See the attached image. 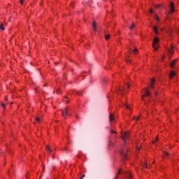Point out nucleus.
I'll return each instance as SVG.
<instances>
[{
  "instance_id": "nucleus-1",
  "label": "nucleus",
  "mask_w": 179,
  "mask_h": 179,
  "mask_svg": "<svg viewBox=\"0 0 179 179\" xmlns=\"http://www.w3.org/2000/svg\"><path fill=\"white\" fill-rule=\"evenodd\" d=\"M157 43H159V39L157 37H155L153 40V45L152 47L155 48V50L157 51V48L159 47V45H157Z\"/></svg>"
},
{
  "instance_id": "nucleus-2",
  "label": "nucleus",
  "mask_w": 179,
  "mask_h": 179,
  "mask_svg": "<svg viewBox=\"0 0 179 179\" xmlns=\"http://www.w3.org/2000/svg\"><path fill=\"white\" fill-rule=\"evenodd\" d=\"M120 155L123 160H125V159H127V148L122 150L120 151Z\"/></svg>"
},
{
  "instance_id": "nucleus-3",
  "label": "nucleus",
  "mask_w": 179,
  "mask_h": 179,
  "mask_svg": "<svg viewBox=\"0 0 179 179\" xmlns=\"http://www.w3.org/2000/svg\"><path fill=\"white\" fill-rule=\"evenodd\" d=\"M62 116L64 117V118H66V115H69V109L66 108L65 110H62Z\"/></svg>"
},
{
  "instance_id": "nucleus-4",
  "label": "nucleus",
  "mask_w": 179,
  "mask_h": 179,
  "mask_svg": "<svg viewBox=\"0 0 179 179\" xmlns=\"http://www.w3.org/2000/svg\"><path fill=\"white\" fill-rule=\"evenodd\" d=\"M145 96H150V92H149L148 89L144 90V94L142 96V100H145Z\"/></svg>"
},
{
  "instance_id": "nucleus-5",
  "label": "nucleus",
  "mask_w": 179,
  "mask_h": 179,
  "mask_svg": "<svg viewBox=\"0 0 179 179\" xmlns=\"http://www.w3.org/2000/svg\"><path fill=\"white\" fill-rule=\"evenodd\" d=\"M122 138L124 142H127V139H128L129 138V134L128 133H124L122 134Z\"/></svg>"
},
{
  "instance_id": "nucleus-6",
  "label": "nucleus",
  "mask_w": 179,
  "mask_h": 179,
  "mask_svg": "<svg viewBox=\"0 0 179 179\" xmlns=\"http://www.w3.org/2000/svg\"><path fill=\"white\" fill-rule=\"evenodd\" d=\"M170 13H174V3L171 1L169 5Z\"/></svg>"
},
{
  "instance_id": "nucleus-7",
  "label": "nucleus",
  "mask_w": 179,
  "mask_h": 179,
  "mask_svg": "<svg viewBox=\"0 0 179 179\" xmlns=\"http://www.w3.org/2000/svg\"><path fill=\"white\" fill-rule=\"evenodd\" d=\"M124 176H126L127 178L131 179L132 178V173H129V171L124 172Z\"/></svg>"
},
{
  "instance_id": "nucleus-8",
  "label": "nucleus",
  "mask_w": 179,
  "mask_h": 179,
  "mask_svg": "<svg viewBox=\"0 0 179 179\" xmlns=\"http://www.w3.org/2000/svg\"><path fill=\"white\" fill-rule=\"evenodd\" d=\"M174 46L171 45V48L168 49V52L170 55H173V52H174Z\"/></svg>"
},
{
  "instance_id": "nucleus-9",
  "label": "nucleus",
  "mask_w": 179,
  "mask_h": 179,
  "mask_svg": "<svg viewBox=\"0 0 179 179\" xmlns=\"http://www.w3.org/2000/svg\"><path fill=\"white\" fill-rule=\"evenodd\" d=\"M46 151L48 152V155H51L52 152V149H51V147L50 145L45 146Z\"/></svg>"
},
{
  "instance_id": "nucleus-10",
  "label": "nucleus",
  "mask_w": 179,
  "mask_h": 179,
  "mask_svg": "<svg viewBox=\"0 0 179 179\" xmlns=\"http://www.w3.org/2000/svg\"><path fill=\"white\" fill-rule=\"evenodd\" d=\"M124 88L120 87L119 89L116 90V93H118L119 94H122V92H124Z\"/></svg>"
},
{
  "instance_id": "nucleus-11",
  "label": "nucleus",
  "mask_w": 179,
  "mask_h": 179,
  "mask_svg": "<svg viewBox=\"0 0 179 179\" xmlns=\"http://www.w3.org/2000/svg\"><path fill=\"white\" fill-rule=\"evenodd\" d=\"M155 79L152 78V79L151 80V84H150V89L155 90Z\"/></svg>"
},
{
  "instance_id": "nucleus-12",
  "label": "nucleus",
  "mask_w": 179,
  "mask_h": 179,
  "mask_svg": "<svg viewBox=\"0 0 179 179\" xmlns=\"http://www.w3.org/2000/svg\"><path fill=\"white\" fill-rule=\"evenodd\" d=\"M109 121H110V122L114 121V115L111 113L109 115Z\"/></svg>"
},
{
  "instance_id": "nucleus-13",
  "label": "nucleus",
  "mask_w": 179,
  "mask_h": 179,
  "mask_svg": "<svg viewBox=\"0 0 179 179\" xmlns=\"http://www.w3.org/2000/svg\"><path fill=\"white\" fill-rule=\"evenodd\" d=\"M92 29H93L94 31H96V22H94L92 23Z\"/></svg>"
},
{
  "instance_id": "nucleus-14",
  "label": "nucleus",
  "mask_w": 179,
  "mask_h": 179,
  "mask_svg": "<svg viewBox=\"0 0 179 179\" xmlns=\"http://www.w3.org/2000/svg\"><path fill=\"white\" fill-rule=\"evenodd\" d=\"M173 76H176V72L171 71L169 76L170 79H173Z\"/></svg>"
},
{
  "instance_id": "nucleus-15",
  "label": "nucleus",
  "mask_w": 179,
  "mask_h": 179,
  "mask_svg": "<svg viewBox=\"0 0 179 179\" xmlns=\"http://www.w3.org/2000/svg\"><path fill=\"white\" fill-rule=\"evenodd\" d=\"M122 171V169H120V170L117 171V174H116V176H115V179H117V178H118V176H120V174H121Z\"/></svg>"
},
{
  "instance_id": "nucleus-16",
  "label": "nucleus",
  "mask_w": 179,
  "mask_h": 179,
  "mask_svg": "<svg viewBox=\"0 0 179 179\" xmlns=\"http://www.w3.org/2000/svg\"><path fill=\"white\" fill-rule=\"evenodd\" d=\"M153 31L155 33V34H159V31L157 30V27H153Z\"/></svg>"
},
{
  "instance_id": "nucleus-17",
  "label": "nucleus",
  "mask_w": 179,
  "mask_h": 179,
  "mask_svg": "<svg viewBox=\"0 0 179 179\" xmlns=\"http://www.w3.org/2000/svg\"><path fill=\"white\" fill-rule=\"evenodd\" d=\"M35 120L37 122H38V124H40V122L43 121V118H41V117H35Z\"/></svg>"
},
{
  "instance_id": "nucleus-18",
  "label": "nucleus",
  "mask_w": 179,
  "mask_h": 179,
  "mask_svg": "<svg viewBox=\"0 0 179 179\" xmlns=\"http://www.w3.org/2000/svg\"><path fill=\"white\" fill-rule=\"evenodd\" d=\"M176 62H177V59L173 60L171 63V67L173 68L174 67V64H176Z\"/></svg>"
},
{
  "instance_id": "nucleus-19",
  "label": "nucleus",
  "mask_w": 179,
  "mask_h": 179,
  "mask_svg": "<svg viewBox=\"0 0 179 179\" xmlns=\"http://www.w3.org/2000/svg\"><path fill=\"white\" fill-rule=\"evenodd\" d=\"M110 37H111V35H110V34H106L105 35L106 40H110Z\"/></svg>"
},
{
  "instance_id": "nucleus-20",
  "label": "nucleus",
  "mask_w": 179,
  "mask_h": 179,
  "mask_svg": "<svg viewBox=\"0 0 179 179\" xmlns=\"http://www.w3.org/2000/svg\"><path fill=\"white\" fill-rule=\"evenodd\" d=\"M134 27H135V24H131V25L129 27L130 30H133Z\"/></svg>"
},
{
  "instance_id": "nucleus-21",
  "label": "nucleus",
  "mask_w": 179,
  "mask_h": 179,
  "mask_svg": "<svg viewBox=\"0 0 179 179\" xmlns=\"http://www.w3.org/2000/svg\"><path fill=\"white\" fill-rule=\"evenodd\" d=\"M167 32H168L169 34H171V33H173V29H171V28H169Z\"/></svg>"
},
{
  "instance_id": "nucleus-22",
  "label": "nucleus",
  "mask_w": 179,
  "mask_h": 179,
  "mask_svg": "<svg viewBox=\"0 0 179 179\" xmlns=\"http://www.w3.org/2000/svg\"><path fill=\"white\" fill-rule=\"evenodd\" d=\"M0 29L1 30H5V27H3V24H0Z\"/></svg>"
},
{
  "instance_id": "nucleus-23",
  "label": "nucleus",
  "mask_w": 179,
  "mask_h": 179,
  "mask_svg": "<svg viewBox=\"0 0 179 179\" xmlns=\"http://www.w3.org/2000/svg\"><path fill=\"white\" fill-rule=\"evenodd\" d=\"M109 146H113L114 145V141H110L108 143Z\"/></svg>"
},
{
  "instance_id": "nucleus-24",
  "label": "nucleus",
  "mask_w": 179,
  "mask_h": 179,
  "mask_svg": "<svg viewBox=\"0 0 179 179\" xmlns=\"http://www.w3.org/2000/svg\"><path fill=\"white\" fill-rule=\"evenodd\" d=\"M110 134H117V131H114V129H110Z\"/></svg>"
},
{
  "instance_id": "nucleus-25",
  "label": "nucleus",
  "mask_w": 179,
  "mask_h": 179,
  "mask_svg": "<svg viewBox=\"0 0 179 179\" xmlns=\"http://www.w3.org/2000/svg\"><path fill=\"white\" fill-rule=\"evenodd\" d=\"M128 58H129V56L127 57V58H126V62H131V60H130L129 59H128Z\"/></svg>"
},
{
  "instance_id": "nucleus-26",
  "label": "nucleus",
  "mask_w": 179,
  "mask_h": 179,
  "mask_svg": "<svg viewBox=\"0 0 179 179\" xmlns=\"http://www.w3.org/2000/svg\"><path fill=\"white\" fill-rule=\"evenodd\" d=\"M124 107H126V108L129 109V110L131 111V108H129V106L124 104Z\"/></svg>"
},
{
  "instance_id": "nucleus-27",
  "label": "nucleus",
  "mask_w": 179,
  "mask_h": 179,
  "mask_svg": "<svg viewBox=\"0 0 179 179\" xmlns=\"http://www.w3.org/2000/svg\"><path fill=\"white\" fill-rule=\"evenodd\" d=\"M133 52H134V54L138 53V49L135 48L134 50L133 51Z\"/></svg>"
},
{
  "instance_id": "nucleus-28",
  "label": "nucleus",
  "mask_w": 179,
  "mask_h": 179,
  "mask_svg": "<svg viewBox=\"0 0 179 179\" xmlns=\"http://www.w3.org/2000/svg\"><path fill=\"white\" fill-rule=\"evenodd\" d=\"M154 18L156 19L157 22H159V17H157V16H154Z\"/></svg>"
},
{
  "instance_id": "nucleus-29",
  "label": "nucleus",
  "mask_w": 179,
  "mask_h": 179,
  "mask_svg": "<svg viewBox=\"0 0 179 179\" xmlns=\"http://www.w3.org/2000/svg\"><path fill=\"white\" fill-rule=\"evenodd\" d=\"M143 166H144V167H145V169H148V164H147V163H145V164H143Z\"/></svg>"
},
{
  "instance_id": "nucleus-30",
  "label": "nucleus",
  "mask_w": 179,
  "mask_h": 179,
  "mask_svg": "<svg viewBox=\"0 0 179 179\" xmlns=\"http://www.w3.org/2000/svg\"><path fill=\"white\" fill-rule=\"evenodd\" d=\"M5 106H6L5 103H1V107H3V108H5Z\"/></svg>"
},
{
  "instance_id": "nucleus-31",
  "label": "nucleus",
  "mask_w": 179,
  "mask_h": 179,
  "mask_svg": "<svg viewBox=\"0 0 179 179\" xmlns=\"http://www.w3.org/2000/svg\"><path fill=\"white\" fill-rule=\"evenodd\" d=\"M165 156H169V152H164Z\"/></svg>"
},
{
  "instance_id": "nucleus-32",
  "label": "nucleus",
  "mask_w": 179,
  "mask_h": 179,
  "mask_svg": "<svg viewBox=\"0 0 179 179\" xmlns=\"http://www.w3.org/2000/svg\"><path fill=\"white\" fill-rule=\"evenodd\" d=\"M162 6L161 5H157V6H155V8H161Z\"/></svg>"
},
{
  "instance_id": "nucleus-33",
  "label": "nucleus",
  "mask_w": 179,
  "mask_h": 179,
  "mask_svg": "<svg viewBox=\"0 0 179 179\" xmlns=\"http://www.w3.org/2000/svg\"><path fill=\"white\" fill-rule=\"evenodd\" d=\"M20 3H21V5H23V0H20Z\"/></svg>"
},
{
  "instance_id": "nucleus-34",
  "label": "nucleus",
  "mask_w": 179,
  "mask_h": 179,
  "mask_svg": "<svg viewBox=\"0 0 179 179\" xmlns=\"http://www.w3.org/2000/svg\"><path fill=\"white\" fill-rule=\"evenodd\" d=\"M150 13H153V10H152V9H150Z\"/></svg>"
},
{
  "instance_id": "nucleus-35",
  "label": "nucleus",
  "mask_w": 179,
  "mask_h": 179,
  "mask_svg": "<svg viewBox=\"0 0 179 179\" xmlns=\"http://www.w3.org/2000/svg\"><path fill=\"white\" fill-rule=\"evenodd\" d=\"M55 156L53 155H52V159H55Z\"/></svg>"
},
{
  "instance_id": "nucleus-36",
  "label": "nucleus",
  "mask_w": 179,
  "mask_h": 179,
  "mask_svg": "<svg viewBox=\"0 0 179 179\" xmlns=\"http://www.w3.org/2000/svg\"><path fill=\"white\" fill-rule=\"evenodd\" d=\"M163 59H164V56H162V61H163Z\"/></svg>"
},
{
  "instance_id": "nucleus-37",
  "label": "nucleus",
  "mask_w": 179,
  "mask_h": 179,
  "mask_svg": "<svg viewBox=\"0 0 179 179\" xmlns=\"http://www.w3.org/2000/svg\"><path fill=\"white\" fill-rule=\"evenodd\" d=\"M85 177H86V176L85 175H83L82 178H85Z\"/></svg>"
},
{
  "instance_id": "nucleus-38",
  "label": "nucleus",
  "mask_w": 179,
  "mask_h": 179,
  "mask_svg": "<svg viewBox=\"0 0 179 179\" xmlns=\"http://www.w3.org/2000/svg\"><path fill=\"white\" fill-rule=\"evenodd\" d=\"M155 96H157V92H155Z\"/></svg>"
},
{
  "instance_id": "nucleus-39",
  "label": "nucleus",
  "mask_w": 179,
  "mask_h": 179,
  "mask_svg": "<svg viewBox=\"0 0 179 179\" xmlns=\"http://www.w3.org/2000/svg\"><path fill=\"white\" fill-rule=\"evenodd\" d=\"M157 141V138L156 139V141H153V143H155V142Z\"/></svg>"
},
{
  "instance_id": "nucleus-40",
  "label": "nucleus",
  "mask_w": 179,
  "mask_h": 179,
  "mask_svg": "<svg viewBox=\"0 0 179 179\" xmlns=\"http://www.w3.org/2000/svg\"><path fill=\"white\" fill-rule=\"evenodd\" d=\"M5 100H8V97H6V98H5Z\"/></svg>"
},
{
  "instance_id": "nucleus-41",
  "label": "nucleus",
  "mask_w": 179,
  "mask_h": 179,
  "mask_svg": "<svg viewBox=\"0 0 179 179\" xmlns=\"http://www.w3.org/2000/svg\"><path fill=\"white\" fill-rule=\"evenodd\" d=\"M57 93H59V90H57Z\"/></svg>"
},
{
  "instance_id": "nucleus-42",
  "label": "nucleus",
  "mask_w": 179,
  "mask_h": 179,
  "mask_svg": "<svg viewBox=\"0 0 179 179\" xmlns=\"http://www.w3.org/2000/svg\"><path fill=\"white\" fill-rule=\"evenodd\" d=\"M138 120H139V117H137L136 121H138Z\"/></svg>"
},
{
  "instance_id": "nucleus-43",
  "label": "nucleus",
  "mask_w": 179,
  "mask_h": 179,
  "mask_svg": "<svg viewBox=\"0 0 179 179\" xmlns=\"http://www.w3.org/2000/svg\"><path fill=\"white\" fill-rule=\"evenodd\" d=\"M128 87H129V84L127 85Z\"/></svg>"
},
{
  "instance_id": "nucleus-44",
  "label": "nucleus",
  "mask_w": 179,
  "mask_h": 179,
  "mask_svg": "<svg viewBox=\"0 0 179 179\" xmlns=\"http://www.w3.org/2000/svg\"><path fill=\"white\" fill-rule=\"evenodd\" d=\"M80 179H83V177H81V178H80Z\"/></svg>"
},
{
  "instance_id": "nucleus-45",
  "label": "nucleus",
  "mask_w": 179,
  "mask_h": 179,
  "mask_svg": "<svg viewBox=\"0 0 179 179\" xmlns=\"http://www.w3.org/2000/svg\"><path fill=\"white\" fill-rule=\"evenodd\" d=\"M77 117V118H79L78 116H76Z\"/></svg>"
},
{
  "instance_id": "nucleus-46",
  "label": "nucleus",
  "mask_w": 179,
  "mask_h": 179,
  "mask_svg": "<svg viewBox=\"0 0 179 179\" xmlns=\"http://www.w3.org/2000/svg\"><path fill=\"white\" fill-rule=\"evenodd\" d=\"M153 163H155V161L153 162Z\"/></svg>"
}]
</instances>
